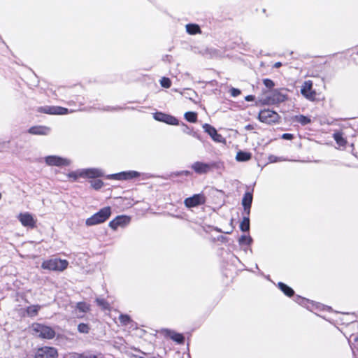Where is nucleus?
<instances>
[{"instance_id": "obj_1", "label": "nucleus", "mask_w": 358, "mask_h": 358, "mask_svg": "<svg viewBox=\"0 0 358 358\" xmlns=\"http://www.w3.org/2000/svg\"><path fill=\"white\" fill-rule=\"evenodd\" d=\"M111 208L109 206L101 208L99 211L85 220L87 227L94 226L106 222L111 215Z\"/></svg>"}, {"instance_id": "obj_2", "label": "nucleus", "mask_w": 358, "mask_h": 358, "mask_svg": "<svg viewBox=\"0 0 358 358\" xmlns=\"http://www.w3.org/2000/svg\"><path fill=\"white\" fill-rule=\"evenodd\" d=\"M68 265L69 262L66 259L55 258L43 261L41 267L45 270L61 272L64 271Z\"/></svg>"}, {"instance_id": "obj_3", "label": "nucleus", "mask_w": 358, "mask_h": 358, "mask_svg": "<svg viewBox=\"0 0 358 358\" xmlns=\"http://www.w3.org/2000/svg\"><path fill=\"white\" fill-rule=\"evenodd\" d=\"M33 334L38 337L45 339H52L55 336V331L50 327L35 323L31 326Z\"/></svg>"}, {"instance_id": "obj_4", "label": "nucleus", "mask_w": 358, "mask_h": 358, "mask_svg": "<svg viewBox=\"0 0 358 358\" xmlns=\"http://www.w3.org/2000/svg\"><path fill=\"white\" fill-rule=\"evenodd\" d=\"M45 163L50 166H68L71 164V160L57 155H49L43 158Z\"/></svg>"}, {"instance_id": "obj_5", "label": "nucleus", "mask_w": 358, "mask_h": 358, "mask_svg": "<svg viewBox=\"0 0 358 358\" xmlns=\"http://www.w3.org/2000/svg\"><path fill=\"white\" fill-rule=\"evenodd\" d=\"M34 358H57V350L53 347L44 346L38 348L34 354Z\"/></svg>"}, {"instance_id": "obj_6", "label": "nucleus", "mask_w": 358, "mask_h": 358, "mask_svg": "<svg viewBox=\"0 0 358 358\" xmlns=\"http://www.w3.org/2000/svg\"><path fill=\"white\" fill-rule=\"evenodd\" d=\"M280 119L279 115L271 110H263L259 113V120L266 124L278 122Z\"/></svg>"}, {"instance_id": "obj_7", "label": "nucleus", "mask_w": 358, "mask_h": 358, "mask_svg": "<svg viewBox=\"0 0 358 358\" xmlns=\"http://www.w3.org/2000/svg\"><path fill=\"white\" fill-rule=\"evenodd\" d=\"M140 176L141 173L139 172H137L136 171H128L115 174L108 175L107 176V178L115 179L118 180H126L139 177Z\"/></svg>"}, {"instance_id": "obj_8", "label": "nucleus", "mask_w": 358, "mask_h": 358, "mask_svg": "<svg viewBox=\"0 0 358 358\" xmlns=\"http://www.w3.org/2000/svg\"><path fill=\"white\" fill-rule=\"evenodd\" d=\"M17 218L21 224L25 227L33 229L36 227V220L29 213L26 212L20 213Z\"/></svg>"}, {"instance_id": "obj_9", "label": "nucleus", "mask_w": 358, "mask_h": 358, "mask_svg": "<svg viewBox=\"0 0 358 358\" xmlns=\"http://www.w3.org/2000/svg\"><path fill=\"white\" fill-rule=\"evenodd\" d=\"M206 197L203 194H196L191 197L187 198L184 201V203L187 208L196 207L204 203Z\"/></svg>"}, {"instance_id": "obj_10", "label": "nucleus", "mask_w": 358, "mask_h": 358, "mask_svg": "<svg viewBox=\"0 0 358 358\" xmlns=\"http://www.w3.org/2000/svg\"><path fill=\"white\" fill-rule=\"evenodd\" d=\"M153 117L157 121L165 122L170 125L178 124V120L175 117L162 112L155 113Z\"/></svg>"}, {"instance_id": "obj_11", "label": "nucleus", "mask_w": 358, "mask_h": 358, "mask_svg": "<svg viewBox=\"0 0 358 358\" xmlns=\"http://www.w3.org/2000/svg\"><path fill=\"white\" fill-rule=\"evenodd\" d=\"M38 112L50 114V115H65L68 113V109L60 107V106H45L43 107H40L38 109Z\"/></svg>"}, {"instance_id": "obj_12", "label": "nucleus", "mask_w": 358, "mask_h": 358, "mask_svg": "<svg viewBox=\"0 0 358 358\" xmlns=\"http://www.w3.org/2000/svg\"><path fill=\"white\" fill-rule=\"evenodd\" d=\"M131 218L127 215H119L109 222V227L116 230L119 227H124L130 222Z\"/></svg>"}, {"instance_id": "obj_13", "label": "nucleus", "mask_w": 358, "mask_h": 358, "mask_svg": "<svg viewBox=\"0 0 358 358\" xmlns=\"http://www.w3.org/2000/svg\"><path fill=\"white\" fill-rule=\"evenodd\" d=\"M203 129L208 133V134L212 138V139L217 143H222L224 141V138L222 135L219 134L215 127L208 124H204Z\"/></svg>"}, {"instance_id": "obj_14", "label": "nucleus", "mask_w": 358, "mask_h": 358, "mask_svg": "<svg viewBox=\"0 0 358 358\" xmlns=\"http://www.w3.org/2000/svg\"><path fill=\"white\" fill-rule=\"evenodd\" d=\"M213 166V164L196 162L192 165V169L199 174H204L210 171Z\"/></svg>"}, {"instance_id": "obj_15", "label": "nucleus", "mask_w": 358, "mask_h": 358, "mask_svg": "<svg viewBox=\"0 0 358 358\" xmlns=\"http://www.w3.org/2000/svg\"><path fill=\"white\" fill-rule=\"evenodd\" d=\"M82 173L83 178H96L103 176V171L96 168L83 169Z\"/></svg>"}, {"instance_id": "obj_16", "label": "nucleus", "mask_w": 358, "mask_h": 358, "mask_svg": "<svg viewBox=\"0 0 358 358\" xmlns=\"http://www.w3.org/2000/svg\"><path fill=\"white\" fill-rule=\"evenodd\" d=\"M51 131L50 127L38 125L34 126L29 129L28 132L32 135H41V136H47Z\"/></svg>"}, {"instance_id": "obj_17", "label": "nucleus", "mask_w": 358, "mask_h": 358, "mask_svg": "<svg viewBox=\"0 0 358 358\" xmlns=\"http://www.w3.org/2000/svg\"><path fill=\"white\" fill-rule=\"evenodd\" d=\"M90 310V304L85 302H78L76 304L75 308V314L77 317L82 318L83 317V314L89 312Z\"/></svg>"}, {"instance_id": "obj_18", "label": "nucleus", "mask_w": 358, "mask_h": 358, "mask_svg": "<svg viewBox=\"0 0 358 358\" xmlns=\"http://www.w3.org/2000/svg\"><path fill=\"white\" fill-rule=\"evenodd\" d=\"M252 202V194L250 192H246L242 200V204L244 208V213L246 215H250V207Z\"/></svg>"}, {"instance_id": "obj_19", "label": "nucleus", "mask_w": 358, "mask_h": 358, "mask_svg": "<svg viewBox=\"0 0 358 358\" xmlns=\"http://www.w3.org/2000/svg\"><path fill=\"white\" fill-rule=\"evenodd\" d=\"M333 138L338 146V148L344 149L345 148L347 145V140L344 138L342 132H335L333 135Z\"/></svg>"}, {"instance_id": "obj_20", "label": "nucleus", "mask_w": 358, "mask_h": 358, "mask_svg": "<svg viewBox=\"0 0 358 358\" xmlns=\"http://www.w3.org/2000/svg\"><path fill=\"white\" fill-rule=\"evenodd\" d=\"M182 95L194 103H200L201 99L196 91H187L186 93H182Z\"/></svg>"}, {"instance_id": "obj_21", "label": "nucleus", "mask_w": 358, "mask_h": 358, "mask_svg": "<svg viewBox=\"0 0 358 358\" xmlns=\"http://www.w3.org/2000/svg\"><path fill=\"white\" fill-rule=\"evenodd\" d=\"M167 335L174 341L178 343H182L184 341V336L179 333H176L173 331L167 330Z\"/></svg>"}, {"instance_id": "obj_22", "label": "nucleus", "mask_w": 358, "mask_h": 358, "mask_svg": "<svg viewBox=\"0 0 358 358\" xmlns=\"http://www.w3.org/2000/svg\"><path fill=\"white\" fill-rule=\"evenodd\" d=\"M186 31L189 34L194 35L201 33L200 27L196 24H187L186 25Z\"/></svg>"}, {"instance_id": "obj_23", "label": "nucleus", "mask_w": 358, "mask_h": 358, "mask_svg": "<svg viewBox=\"0 0 358 358\" xmlns=\"http://www.w3.org/2000/svg\"><path fill=\"white\" fill-rule=\"evenodd\" d=\"M296 301L300 305L306 307L308 309L312 310L314 307V303L309 300L298 296Z\"/></svg>"}, {"instance_id": "obj_24", "label": "nucleus", "mask_w": 358, "mask_h": 358, "mask_svg": "<svg viewBox=\"0 0 358 358\" xmlns=\"http://www.w3.org/2000/svg\"><path fill=\"white\" fill-rule=\"evenodd\" d=\"M250 159L251 154L248 152L239 151L236 156V159L238 162H246Z\"/></svg>"}, {"instance_id": "obj_25", "label": "nucleus", "mask_w": 358, "mask_h": 358, "mask_svg": "<svg viewBox=\"0 0 358 358\" xmlns=\"http://www.w3.org/2000/svg\"><path fill=\"white\" fill-rule=\"evenodd\" d=\"M302 95L310 101H316L320 99L317 97L316 91H301Z\"/></svg>"}, {"instance_id": "obj_26", "label": "nucleus", "mask_w": 358, "mask_h": 358, "mask_svg": "<svg viewBox=\"0 0 358 358\" xmlns=\"http://www.w3.org/2000/svg\"><path fill=\"white\" fill-rule=\"evenodd\" d=\"M278 287L285 295L288 296H292L294 293V290L291 287L282 282L278 283Z\"/></svg>"}, {"instance_id": "obj_27", "label": "nucleus", "mask_w": 358, "mask_h": 358, "mask_svg": "<svg viewBox=\"0 0 358 358\" xmlns=\"http://www.w3.org/2000/svg\"><path fill=\"white\" fill-rule=\"evenodd\" d=\"M67 177L72 182L76 181L79 178H83L82 169L69 173Z\"/></svg>"}, {"instance_id": "obj_28", "label": "nucleus", "mask_w": 358, "mask_h": 358, "mask_svg": "<svg viewBox=\"0 0 358 358\" xmlns=\"http://www.w3.org/2000/svg\"><path fill=\"white\" fill-rule=\"evenodd\" d=\"M294 120L301 124L302 125H306L311 122L310 118L304 116L303 115H296L294 117Z\"/></svg>"}, {"instance_id": "obj_29", "label": "nucleus", "mask_w": 358, "mask_h": 358, "mask_svg": "<svg viewBox=\"0 0 358 358\" xmlns=\"http://www.w3.org/2000/svg\"><path fill=\"white\" fill-rule=\"evenodd\" d=\"M41 308V306L39 305L30 306L27 308V313L29 316L31 317L36 316Z\"/></svg>"}, {"instance_id": "obj_30", "label": "nucleus", "mask_w": 358, "mask_h": 358, "mask_svg": "<svg viewBox=\"0 0 358 358\" xmlns=\"http://www.w3.org/2000/svg\"><path fill=\"white\" fill-rule=\"evenodd\" d=\"M240 228L243 231H248L250 229V220L249 215H246L243 217Z\"/></svg>"}, {"instance_id": "obj_31", "label": "nucleus", "mask_w": 358, "mask_h": 358, "mask_svg": "<svg viewBox=\"0 0 358 358\" xmlns=\"http://www.w3.org/2000/svg\"><path fill=\"white\" fill-rule=\"evenodd\" d=\"M185 118L189 122H196L197 120V114L195 112H187L185 113Z\"/></svg>"}, {"instance_id": "obj_32", "label": "nucleus", "mask_w": 358, "mask_h": 358, "mask_svg": "<svg viewBox=\"0 0 358 358\" xmlns=\"http://www.w3.org/2000/svg\"><path fill=\"white\" fill-rule=\"evenodd\" d=\"M285 96L278 92L273 94L272 100H271V102L272 103H276L279 102H282L285 100Z\"/></svg>"}, {"instance_id": "obj_33", "label": "nucleus", "mask_w": 358, "mask_h": 358, "mask_svg": "<svg viewBox=\"0 0 358 358\" xmlns=\"http://www.w3.org/2000/svg\"><path fill=\"white\" fill-rule=\"evenodd\" d=\"M239 243L241 245H250L252 242V238L250 236H242L239 240Z\"/></svg>"}, {"instance_id": "obj_34", "label": "nucleus", "mask_w": 358, "mask_h": 358, "mask_svg": "<svg viewBox=\"0 0 358 358\" xmlns=\"http://www.w3.org/2000/svg\"><path fill=\"white\" fill-rule=\"evenodd\" d=\"M160 84L164 88H169L171 85V80L169 78L162 77L160 80Z\"/></svg>"}, {"instance_id": "obj_35", "label": "nucleus", "mask_w": 358, "mask_h": 358, "mask_svg": "<svg viewBox=\"0 0 358 358\" xmlns=\"http://www.w3.org/2000/svg\"><path fill=\"white\" fill-rule=\"evenodd\" d=\"M78 330L80 333L87 334L90 331V327L87 324L80 323L78 326Z\"/></svg>"}, {"instance_id": "obj_36", "label": "nucleus", "mask_w": 358, "mask_h": 358, "mask_svg": "<svg viewBox=\"0 0 358 358\" xmlns=\"http://www.w3.org/2000/svg\"><path fill=\"white\" fill-rule=\"evenodd\" d=\"M119 320L121 324L123 325H127L131 322L130 317L127 315H120Z\"/></svg>"}, {"instance_id": "obj_37", "label": "nucleus", "mask_w": 358, "mask_h": 358, "mask_svg": "<svg viewBox=\"0 0 358 358\" xmlns=\"http://www.w3.org/2000/svg\"><path fill=\"white\" fill-rule=\"evenodd\" d=\"M98 306H99L100 307H101L102 309H108L109 308V305L108 303L103 299H96V300Z\"/></svg>"}, {"instance_id": "obj_38", "label": "nucleus", "mask_w": 358, "mask_h": 358, "mask_svg": "<svg viewBox=\"0 0 358 358\" xmlns=\"http://www.w3.org/2000/svg\"><path fill=\"white\" fill-rule=\"evenodd\" d=\"M313 85V81L312 80H305L301 90H311Z\"/></svg>"}, {"instance_id": "obj_39", "label": "nucleus", "mask_w": 358, "mask_h": 358, "mask_svg": "<svg viewBox=\"0 0 358 358\" xmlns=\"http://www.w3.org/2000/svg\"><path fill=\"white\" fill-rule=\"evenodd\" d=\"M263 83H264V86L269 90L272 89L275 86L274 82L269 78L264 79Z\"/></svg>"}, {"instance_id": "obj_40", "label": "nucleus", "mask_w": 358, "mask_h": 358, "mask_svg": "<svg viewBox=\"0 0 358 358\" xmlns=\"http://www.w3.org/2000/svg\"><path fill=\"white\" fill-rule=\"evenodd\" d=\"M91 185H92V187L94 189H101L103 187V182L101 180H96L92 181L91 182Z\"/></svg>"}, {"instance_id": "obj_41", "label": "nucleus", "mask_w": 358, "mask_h": 358, "mask_svg": "<svg viewBox=\"0 0 358 358\" xmlns=\"http://www.w3.org/2000/svg\"><path fill=\"white\" fill-rule=\"evenodd\" d=\"M77 358H96V355L90 353V352H85L83 354H76L75 355Z\"/></svg>"}, {"instance_id": "obj_42", "label": "nucleus", "mask_w": 358, "mask_h": 358, "mask_svg": "<svg viewBox=\"0 0 358 358\" xmlns=\"http://www.w3.org/2000/svg\"><path fill=\"white\" fill-rule=\"evenodd\" d=\"M268 160L271 163H275L280 161H283L284 159L279 158L275 155H271L268 157Z\"/></svg>"}, {"instance_id": "obj_43", "label": "nucleus", "mask_w": 358, "mask_h": 358, "mask_svg": "<svg viewBox=\"0 0 358 358\" xmlns=\"http://www.w3.org/2000/svg\"><path fill=\"white\" fill-rule=\"evenodd\" d=\"M282 138L285 140H291L293 138V135L291 134H282Z\"/></svg>"}, {"instance_id": "obj_44", "label": "nucleus", "mask_w": 358, "mask_h": 358, "mask_svg": "<svg viewBox=\"0 0 358 358\" xmlns=\"http://www.w3.org/2000/svg\"><path fill=\"white\" fill-rule=\"evenodd\" d=\"M231 96L235 97L241 94V91H231Z\"/></svg>"}, {"instance_id": "obj_45", "label": "nucleus", "mask_w": 358, "mask_h": 358, "mask_svg": "<svg viewBox=\"0 0 358 358\" xmlns=\"http://www.w3.org/2000/svg\"><path fill=\"white\" fill-rule=\"evenodd\" d=\"M282 66V63L280 62H275L274 64H273V67L274 68H280V66Z\"/></svg>"}, {"instance_id": "obj_46", "label": "nucleus", "mask_w": 358, "mask_h": 358, "mask_svg": "<svg viewBox=\"0 0 358 358\" xmlns=\"http://www.w3.org/2000/svg\"><path fill=\"white\" fill-rule=\"evenodd\" d=\"M245 100L248 101H253L254 100V96H252V95L247 96H245Z\"/></svg>"}, {"instance_id": "obj_47", "label": "nucleus", "mask_w": 358, "mask_h": 358, "mask_svg": "<svg viewBox=\"0 0 358 358\" xmlns=\"http://www.w3.org/2000/svg\"><path fill=\"white\" fill-rule=\"evenodd\" d=\"M182 174L185 175V176H187L189 174V171H182Z\"/></svg>"}, {"instance_id": "obj_48", "label": "nucleus", "mask_w": 358, "mask_h": 358, "mask_svg": "<svg viewBox=\"0 0 358 358\" xmlns=\"http://www.w3.org/2000/svg\"><path fill=\"white\" fill-rule=\"evenodd\" d=\"M192 135H193L194 136H196V137L199 138V136H198L195 133H194Z\"/></svg>"}, {"instance_id": "obj_49", "label": "nucleus", "mask_w": 358, "mask_h": 358, "mask_svg": "<svg viewBox=\"0 0 358 358\" xmlns=\"http://www.w3.org/2000/svg\"><path fill=\"white\" fill-rule=\"evenodd\" d=\"M186 132H187V134H191L189 131H188V130H186Z\"/></svg>"}, {"instance_id": "obj_50", "label": "nucleus", "mask_w": 358, "mask_h": 358, "mask_svg": "<svg viewBox=\"0 0 358 358\" xmlns=\"http://www.w3.org/2000/svg\"><path fill=\"white\" fill-rule=\"evenodd\" d=\"M186 132H187V134H191L189 131H188V130H186Z\"/></svg>"}, {"instance_id": "obj_51", "label": "nucleus", "mask_w": 358, "mask_h": 358, "mask_svg": "<svg viewBox=\"0 0 358 358\" xmlns=\"http://www.w3.org/2000/svg\"><path fill=\"white\" fill-rule=\"evenodd\" d=\"M357 54H358V50H357Z\"/></svg>"}]
</instances>
